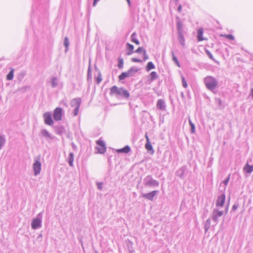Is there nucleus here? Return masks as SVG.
<instances>
[{
  "instance_id": "1",
  "label": "nucleus",
  "mask_w": 253,
  "mask_h": 253,
  "mask_svg": "<svg viewBox=\"0 0 253 253\" xmlns=\"http://www.w3.org/2000/svg\"><path fill=\"white\" fill-rule=\"evenodd\" d=\"M204 83L206 88L214 94L217 93L218 82L214 77L208 76L204 79Z\"/></svg>"
},
{
  "instance_id": "2",
  "label": "nucleus",
  "mask_w": 253,
  "mask_h": 253,
  "mask_svg": "<svg viewBox=\"0 0 253 253\" xmlns=\"http://www.w3.org/2000/svg\"><path fill=\"white\" fill-rule=\"evenodd\" d=\"M110 94L111 95H115L118 98L128 99L130 96L127 90L123 87H118L116 85L111 87Z\"/></svg>"
},
{
  "instance_id": "3",
  "label": "nucleus",
  "mask_w": 253,
  "mask_h": 253,
  "mask_svg": "<svg viewBox=\"0 0 253 253\" xmlns=\"http://www.w3.org/2000/svg\"><path fill=\"white\" fill-rule=\"evenodd\" d=\"M42 212H40L37 215L36 217L33 219L31 222V227L33 229L36 230L42 227Z\"/></svg>"
},
{
  "instance_id": "4",
  "label": "nucleus",
  "mask_w": 253,
  "mask_h": 253,
  "mask_svg": "<svg viewBox=\"0 0 253 253\" xmlns=\"http://www.w3.org/2000/svg\"><path fill=\"white\" fill-rule=\"evenodd\" d=\"M81 102V98L79 97L74 98L71 100V106L72 107H74V109L73 110L74 116H76L78 115Z\"/></svg>"
},
{
  "instance_id": "5",
  "label": "nucleus",
  "mask_w": 253,
  "mask_h": 253,
  "mask_svg": "<svg viewBox=\"0 0 253 253\" xmlns=\"http://www.w3.org/2000/svg\"><path fill=\"white\" fill-rule=\"evenodd\" d=\"M143 183L145 186L156 187L159 185V182L154 179L150 175L146 176L143 180Z\"/></svg>"
},
{
  "instance_id": "6",
  "label": "nucleus",
  "mask_w": 253,
  "mask_h": 253,
  "mask_svg": "<svg viewBox=\"0 0 253 253\" xmlns=\"http://www.w3.org/2000/svg\"><path fill=\"white\" fill-rule=\"evenodd\" d=\"M223 214V211H219L218 210L214 209L211 213V219L216 225L218 223V218Z\"/></svg>"
},
{
  "instance_id": "7",
  "label": "nucleus",
  "mask_w": 253,
  "mask_h": 253,
  "mask_svg": "<svg viewBox=\"0 0 253 253\" xmlns=\"http://www.w3.org/2000/svg\"><path fill=\"white\" fill-rule=\"evenodd\" d=\"M41 168L42 165L40 161V158L37 159L35 160L33 166L35 175H38L40 173Z\"/></svg>"
},
{
  "instance_id": "8",
  "label": "nucleus",
  "mask_w": 253,
  "mask_h": 253,
  "mask_svg": "<svg viewBox=\"0 0 253 253\" xmlns=\"http://www.w3.org/2000/svg\"><path fill=\"white\" fill-rule=\"evenodd\" d=\"M63 115V110L60 107H57L53 111V117L55 121H60Z\"/></svg>"
},
{
  "instance_id": "9",
  "label": "nucleus",
  "mask_w": 253,
  "mask_h": 253,
  "mask_svg": "<svg viewBox=\"0 0 253 253\" xmlns=\"http://www.w3.org/2000/svg\"><path fill=\"white\" fill-rule=\"evenodd\" d=\"M97 144L98 145L96 148L98 152L100 154H104L106 151V147L105 142L101 139H99L96 141Z\"/></svg>"
},
{
  "instance_id": "10",
  "label": "nucleus",
  "mask_w": 253,
  "mask_h": 253,
  "mask_svg": "<svg viewBox=\"0 0 253 253\" xmlns=\"http://www.w3.org/2000/svg\"><path fill=\"white\" fill-rule=\"evenodd\" d=\"M43 117L45 124L48 126H52L53 124V121L51 117V114L50 112H45L44 113Z\"/></svg>"
},
{
  "instance_id": "11",
  "label": "nucleus",
  "mask_w": 253,
  "mask_h": 253,
  "mask_svg": "<svg viewBox=\"0 0 253 253\" xmlns=\"http://www.w3.org/2000/svg\"><path fill=\"white\" fill-rule=\"evenodd\" d=\"M159 193V191L157 190L153 191L150 193L142 194V197L149 200L150 201H153L155 196H156Z\"/></svg>"
},
{
  "instance_id": "12",
  "label": "nucleus",
  "mask_w": 253,
  "mask_h": 253,
  "mask_svg": "<svg viewBox=\"0 0 253 253\" xmlns=\"http://www.w3.org/2000/svg\"><path fill=\"white\" fill-rule=\"evenodd\" d=\"M176 24L177 33H183V23L178 16L176 17Z\"/></svg>"
},
{
  "instance_id": "13",
  "label": "nucleus",
  "mask_w": 253,
  "mask_h": 253,
  "mask_svg": "<svg viewBox=\"0 0 253 253\" xmlns=\"http://www.w3.org/2000/svg\"><path fill=\"white\" fill-rule=\"evenodd\" d=\"M186 170V166H182L176 170L175 174L181 179H184L185 177V172Z\"/></svg>"
},
{
  "instance_id": "14",
  "label": "nucleus",
  "mask_w": 253,
  "mask_h": 253,
  "mask_svg": "<svg viewBox=\"0 0 253 253\" xmlns=\"http://www.w3.org/2000/svg\"><path fill=\"white\" fill-rule=\"evenodd\" d=\"M225 195L222 194L220 196H218L216 202V207H222L225 203Z\"/></svg>"
},
{
  "instance_id": "15",
  "label": "nucleus",
  "mask_w": 253,
  "mask_h": 253,
  "mask_svg": "<svg viewBox=\"0 0 253 253\" xmlns=\"http://www.w3.org/2000/svg\"><path fill=\"white\" fill-rule=\"evenodd\" d=\"M157 108L161 110L165 111L166 110V105L165 102L164 100L160 99H158L157 102Z\"/></svg>"
},
{
  "instance_id": "16",
  "label": "nucleus",
  "mask_w": 253,
  "mask_h": 253,
  "mask_svg": "<svg viewBox=\"0 0 253 253\" xmlns=\"http://www.w3.org/2000/svg\"><path fill=\"white\" fill-rule=\"evenodd\" d=\"M53 127L55 133L57 134L62 135L65 132V128L62 126H55Z\"/></svg>"
},
{
  "instance_id": "17",
  "label": "nucleus",
  "mask_w": 253,
  "mask_h": 253,
  "mask_svg": "<svg viewBox=\"0 0 253 253\" xmlns=\"http://www.w3.org/2000/svg\"><path fill=\"white\" fill-rule=\"evenodd\" d=\"M145 138L146 139V143L145 144V148L148 151H152V153L154 152V150L153 149V147L152 146V144L150 141L149 137L147 136V134H145Z\"/></svg>"
},
{
  "instance_id": "18",
  "label": "nucleus",
  "mask_w": 253,
  "mask_h": 253,
  "mask_svg": "<svg viewBox=\"0 0 253 253\" xmlns=\"http://www.w3.org/2000/svg\"><path fill=\"white\" fill-rule=\"evenodd\" d=\"M58 79L56 77H53L51 79L50 84H51V86L52 88L56 87L58 84Z\"/></svg>"
},
{
  "instance_id": "19",
  "label": "nucleus",
  "mask_w": 253,
  "mask_h": 253,
  "mask_svg": "<svg viewBox=\"0 0 253 253\" xmlns=\"http://www.w3.org/2000/svg\"><path fill=\"white\" fill-rule=\"evenodd\" d=\"M130 147L128 145H126L121 149H118L117 152L118 153H128L130 151Z\"/></svg>"
},
{
  "instance_id": "20",
  "label": "nucleus",
  "mask_w": 253,
  "mask_h": 253,
  "mask_svg": "<svg viewBox=\"0 0 253 253\" xmlns=\"http://www.w3.org/2000/svg\"><path fill=\"white\" fill-rule=\"evenodd\" d=\"M138 70L139 69H137V67L133 66L131 67L127 71L129 76L132 77L138 72Z\"/></svg>"
},
{
  "instance_id": "21",
  "label": "nucleus",
  "mask_w": 253,
  "mask_h": 253,
  "mask_svg": "<svg viewBox=\"0 0 253 253\" xmlns=\"http://www.w3.org/2000/svg\"><path fill=\"white\" fill-rule=\"evenodd\" d=\"M94 69L96 71H97L98 72V74H97V76L96 77V82L97 84H99L101 83V82L102 80V75H101V72L99 71V70L96 66H95Z\"/></svg>"
},
{
  "instance_id": "22",
  "label": "nucleus",
  "mask_w": 253,
  "mask_h": 253,
  "mask_svg": "<svg viewBox=\"0 0 253 253\" xmlns=\"http://www.w3.org/2000/svg\"><path fill=\"white\" fill-rule=\"evenodd\" d=\"M74 160V155L73 153L70 152L68 158V162L70 167H73V162Z\"/></svg>"
},
{
  "instance_id": "23",
  "label": "nucleus",
  "mask_w": 253,
  "mask_h": 253,
  "mask_svg": "<svg viewBox=\"0 0 253 253\" xmlns=\"http://www.w3.org/2000/svg\"><path fill=\"white\" fill-rule=\"evenodd\" d=\"M130 38L132 42L135 43L137 45H139L140 44L139 41L137 39V34L135 32H133Z\"/></svg>"
},
{
  "instance_id": "24",
  "label": "nucleus",
  "mask_w": 253,
  "mask_h": 253,
  "mask_svg": "<svg viewBox=\"0 0 253 253\" xmlns=\"http://www.w3.org/2000/svg\"><path fill=\"white\" fill-rule=\"evenodd\" d=\"M149 77H150V79H149L150 83L153 82L154 80L157 79L159 77L158 75L155 71L152 72L149 74Z\"/></svg>"
},
{
  "instance_id": "25",
  "label": "nucleus",
  "mask_w": 253,
  "mask_h": 253,
  "mask_svg": "<svg viewBox=\"0 0 253 253\" xmlns=\"http://www.w3.org/2000/svg\"><path fill=\"white\" fill-rule=\"evenodd\" d=\"M178 34V40L180 43V44L182 45H185V39L184 37L183 33H177Z\"/></svg>"
},
{
  "instance_id": "26",
  "label": "nucleus",
  "mask_w": 253,
  "mask_h": 253,
  "mask_svg": "<svg viewBox=\"0 0 253 253\" xmlns=\"http://www.w3.org/2000/svg\"><path fill=\"white\" fill-rule=\"evenodd\" d=\"M41 133L42 136L46 138H52L51 134L45 129H42L41 131Z\"/></svg>"
},
{
  "instance_id": "27",
  "label": "nucleus",
  "mask_w": 253,
  "mask_h": 253,
  "mask_svg": "<svg viewBox=\"0 0 253 253\" xmlns=\"http://www.w3.org/2000/svg\"><path fill=\"white\" fill-rule=\"evenodd\" d=\"M126 48H127V50H128V52H127V55H130L132 54V53L133 52V49H134L133 45L129 43H126Z\"/></svg>"
},
{
  "instance_id": "28",
  "label": "nucleus",
  "mask_w": 253,
  "mask_h": 253,
  "mask_svg": "<svg viewBox=\"0 0 253 253\" xmlns=\"http://www.w3.org/2000/svg\"><path fill=\"white\" fill-rule=\"evenodd\" d=\"M211 218H208L205 222L204 228L205 232H207L211 227Z\"/></svg>"
},
{
  "instance_id": "29",
  "label": "nucleus",
  "mask_w": 253,
  "mask_h": 253,
  "mask_svg": "<svg viewBox=\"0 0 253 253\" xmlns=\"http://www.w3.org/2000/svg\"><path fill=\"white\" fill-rule=\"evenodd\" d=\"M205 53H206V54L208 56V57L211 59L212 60V61H214L215 63H217V64H219V62L217 61H216L213 57V56H212V54L211 53V52L207 49H205Z\"/></svg>"
},
{
  "instance_id": "30",
  "label": "nucleus",
  "mask_w": 253,
  "mask_h": 253,
  "mask_svg": "<svg viewBox=\"0 0 253 253\" xmlns=\"http://www.w3.org/2000/svg\"><path fill=\"white\" fill-rule=\"evenodd\" d=\"M129 77L130 76L128 74V71H127L126 72L122 73L121 74V75H120L119 76V80L121 81V80H123L125 79L127 77Z\"/></svg>"
},
{
  "instance_id": "31",
  "label": "nucleus",
  "mask_w": 253,
  "mask_h": 253,
  "mask_svg": "<svg viewBox=\"0 0 253 253\" xmlns=\"http://www.w3.org/2000/svg\"><path fill=\"white\" fill-rule=\"evenodd\" d=\"M155 68V66L154 65V64H153V63L152 62L150 61L147 63V66L146 67V70L147 72H148V71H150L151 70L154 69Z\"/></svg>"
},
{
  "instance_id": "32",
  "label": "nucleus",
  "mask_w": 253,
  "mask_h": 253,
  "mask_svg": "<svg viewBox=\"0 0 253 253\" xmlns=\"http://www.w3.org/2000/svg\"><path fill=\"white\" fill-rule=\"evenodd\" d=\"M14 69H11L10 71V72L8 73V74L6 76V79L8 81H11L13 79L14 77Z\"/></svg>"
},
{
  "instance_id": "33",
  "label": "nucleus",
  "mask_w": 253,
  "mask_h": 253,
  "mask_svg": "<svg viewBox=\"0 0 253 253\" xmlns=\"http://www.w3.org/2000/svg\"><path fill=\"white\" fill-rule=\"evenodd\" d=\"M244 169L247 173H250L253 171V166L247 164Z\"/></svg>"
},
{
  "instance_id": "34",
  "label": "nucleus",
  "mask_w": 253,
  "mask_h": 253,
  "mask_svg": "<svg viewBox=\"0 0 253 253\" xmlns=\"http://www.w3.org/2000/svg\"><path fill=\"white\" fill-rule=\"evenodd\" d=\"M203 31L202 29H199L198 31L197 38L199 41H202L204 39L203 38Z\"/></svg>"
},
{
  "instance_id": "35",
  "label": "nucleus",
  "mask_w": 253,
  "mask_h": 253,
  "mask_svg": "<svg viewBox=\"0 0 253 253\" xmlns=\"http://www.w3.org/2000/svg\"><path fill=\"white\" fill-rule=\"evenodd\" d=\"M64 45L66 47L65 51H67L68 49V47L69 46V42L68 38L67 37H65L64 40Z\"/></svg>"
},
{
  "instance_id": "36",
  "label": "nucleus",
  "mask_w": 253,
  "mask_h": 253,
  "mask_svg": "<svg viewBox=\"0 0 253 253\" xmlns=\"http://www.w3.org/2000/svg\"><path fill=\"white\" fill-rule=\"evenodd\" d=\"M189 125L191 127V133H194L195 132V125L192 122L191 120L189 119Z\"/></svg>"
},
{
  "instance_id": "37",
  "label": "nucleus",
  "mask_w": 253,
  "mask_h": 253,
  "mask_svg": "<svg viewBox=\"0 0 253 253\" xmlns=\"http://www.w3.org/2000/svg\"><path fill=\"white\" fill-rule=\"evenodd\" d=\"M118 67L120 69H122L124 66V60L122 58L120 57L118 58Z\"/></svg>"
},
{
  "instance_id": "38",
  "label": "nucleus",
  "mask_w": 253,
  "mask_h": 253,
  "mask_svg": "<svg viewBox=\"0 0 253 253\" xmlns=\"http://www.w3.org/2000/svg\"><path fill=\"white\" fill-rule=\"evenodd\" d=\"M5 142V138L4 136H0V150L2 147L4 145Z\"/></svg>"
},
{
  "instance_id": "39",
  "label": "nucleus",
  "mask_w": 253,
  "mask_h": 253,
  "mask_svg": "<svg viewBox=\"0 0 253 253\" xmlns=\"http://www.w3.org/2000/svg\"><path fill=\"white\" fill-rule=\"evenodd\" d=\"M171 54L173 61L178 67H180V64L178 61L177 57L174 55L173 51H171Z\"/></svg>"
},
{
  "instance_id": "40",
  "label": "nucleus",
  "mask_w": 253,
  "mask_h": 253,
  "mask_svg": "<svg viewBox=\"0 0 253 253\" xmlns=\"http://www.w3.org/2000/svg\"><path fill=\"white\" fill-rule=\"evenodd\" d=\"M91 78H92L90 66L89 65V67L88 68V70H87V79L88 80H91Z\"/></svg>"
},
{
  "instance_id": "41",
  "label": "nucleus",
  "mask_w": 253,
  "mask_h": 253,
  "mask_svg": "<svg viewBox=\"0 0 253 253\" xmlns=\"http://www.w3.org/2000/svg\"><path fill=\"white\" fill-rule=\"evenodd\" d=\"M181 78H182V85L183 86L186 88L188 86V84H187V82L186 81V80L185 79L184 77L182 76L181 77Z\"/></svg>"
},
{
  "instance_id": "42",
  "label": "nucleus",
  "mask_w": 253,
  "mask_h": 253,
  "mask_svg": "<svg viewBox=\"0 0 253 253\" xmlns=\"http://www.w3.org/2000/svg\"><path fill=\"white\" fill-rule=\"evenodd\" d=\"M223 36L230 40H234V37L232 35H231V34L224 35H223Z\"/></svg>"
},
{
  "instance_id": "43",
  "label": "nucleus",
  "mask_w": 253,
  "mask_h": 253,
  "mask_svg": "<svg viewBox=\"0 0 253 253\" xmlns=\"http://www.w3.org/2000/svg\"><path fill=\"white\" fill-rule=\"evenodd\" d=\"M146 50L145 49H144L142 47H139L134 52L139 53L141 52L143 53V51Z\"/></svg>"
},
{
  "instance_id": "44",
  "label": "nucleus",
  "mask_w": 253,
  "mask_h": 253,
  "mask_svg": "<svg viewBox=\"0 0 253 253\" xmlns=\"http://www.w3.org/2000/svg\"><path fill=\"white\" fill-rule=\"evenodd\" d=\"M229 179H230V175H229L226 177V178L223 181V183L224 184V185L225 187L227 185V184L229 182Z\"/></svg>"
},
{
  "instance_id": "45",
  "label": "nucleus",
  "mask_w": 253,
  "mask_h": 253,
  "mask_svg": "<svg viewBox=\"0 0 253 253\" xmlns=\"http://www.w3.org/2000/svg\"><path fill=\"white\" fill-rule=\"evenodd\" d=\"M143 59H144V61H146V60H147V59H148V58H149V56H148V55L147 54V53H146V50H144V51H143Z\"/></svg>"
},
{
  "instance_id": "46",
  "label": "nucleus",
  "mask_w": 253,
  "mask_h": 253,
  "mask_svg": "<svg viewBox=\"0 0 253 253\" xmlns=\"http://www.w3.org/2000/svg\"><path fill=\"white\" fill-rule=\"evenodd\" d=\"M131 61L134 62H142V61L140 59H139L136 58H131Z\"/></svg>"
},
{
  "instance_id": "47",
  "label": "nucleus",
  "mask_w": 253,
  "mask_h": 253,
  "mask_svg": "<svg viewBox=\"0 0 253 253\" xmlns=\"http://www.w3.org/2000/svg\"><path fill=\"white\" fill-rule=\"evenodd\" d=\"M238 204H234L233 206H232V211H236L237 208H238Z\"/></svg>"
},
{
  "instance_id": "48",
  "label": "nucleus",
  "mask_w": 253,
  "mask_h": 253,
  "mask_svg": "<svg viewBox=\"0 0 253 253\" xmlns=\"http://www.w3.org/2000/svg\"><path fill=\"white\" fill-rule=\"evenodd\" d=\"M103 183L102 182H98L97 183V188L101 190L102 189Z\"/></svg>"
},
{
  "instance_id": "49",
  "label": "nucleus",
  "mask_w": 253,
  "mask_h": 253,
  "mask_svg": "<svg viewBox=\"0 0 253 253\" xmlns=\"http://www.w3.org/2000/svg\"><path fill=\"white\" fill-rule=\"evenodd\" d=\"M99 0H94L93 2V6H95L96 5V3H97V2Z\"/></svg>"
},
{
  "instance_id": "50",
  "label": "nucleus",
  "mask_w": 253,
  "mask_h": 253,
  "mask_svg": "<svg viewBox=\"0 0 253 253\" xmlns=\"http://www.w3.org/2000/svg\"><path fill=\"white\" fill-rule=\"evenodd\" d=\"M182 10V6L181 5H179L178 7H177V11L179 12L181 11Z\"/></svg>"
},
{
  "instance_id": "51",
  "label": "nucleus",
  "mask_w": 253,
  "mask_h": 253,
  "mask_svg": "<svg viewBox=\"0 0 253 253\" xmlns=\"http://www.w3.org/2000/svg\"><path fill=\"white\" fill-rule=\"evenodd\" d=\"M72 148H73V149L75 150V149H77V146H76V145L74 143H73L72 144Z\"/></svg>"
},
{
  "instance_id": "52",
  "label": "nucleus",
  "mask_w": 253,
  "mask_h": 253,
  "mask_svg": "<svg viewBox=\"0 0 253 253\" xmlns=\"http://www.w3.org/2000/svg\"><path fill=\"white\" fill-rule=\"evenodd\" d=\"M126 1L127 2V3L129 5V6H130V5H131L130 0H126Z\"/></svg>"
},
{
  "instance_id": "53",
  "label": "nucleus",
  "mask_w": 253,
  "mask_h": 253,
  "mask_svg": "<svg viewBox=\"0 0 253 253\" xmlns=\"http://www.w3.org/2000/svg\"><path fill=\"white\" fill-rule=\"evenodd\" d=\"M228 206H229V205H228L226 208V209H225V211H226V213L228 211Z\"/></svg>"
},
{
  "instance_id": "54",
  "label": "nucleus",
  "mask_w": 253,
  "mask_h": 253,
  "mask_svg": "<svg viewBox=\"0 0 253 253\" xmlns=\"http://www.w3.org/2000/svg\"><path fill=\"white\" fill-rule=\"evenodd\" d=\"M251 93H252V97L253 98V88H252L251 90Z\"/></svg>"
},
{
  "instance_id": "55",
  "label": "nucleus",
  "mask_w": 253,
  "mask_h": 253,
  "mask_svg": "<svg viewBox=\"0 0 253 253\" xmlns=\"http://www.w3.org/2000/svg\"><path fill=\"white\" fill-rule=\"evenodd\" d=\"M42 237V234H40V235L38 236V238H39Z\"/></svg>"
},
{
  "instance_id": "56",
  "label": "nucleus",
  "mask_w": 253,
  "mask_h": 253,
  "mask_svg": "<svg viewBox=\"0 0 253 253\" xmlns=\"http://www.w3.org/2000/svg\"><path fill=\"white\" fill-rule=\"evenodd\" d=\"M65 104V105L66 106H67V104L66 103H65V104Z\"/></svg>"
},
{
  "instance_id": "57",
  "label": "nucleus",
  "mask_w": 253,
  "mask_h": 253,
  "mask_svg": "<svg viewBox=\"0 0 253 253\" xmlns=\"http://www.w3.org/2000/svg\"><path fill=\"white\" fill-rule=\"evenodd\" d=\"M181 95L182 96H183V93L182 92L181 93Z\"/></svg>"
},
{
  "instance_id": "58",
  "label": "nucleus",
  "mask_w": 253,
  "mask_h": 253,
  "mask_svg": "<svg viewBox=\"0 0 253 253\" xmlns=\"http://www.w3.org/2000/svg\"><path fill=\"white\" fill-rule=\"evenodd\" d=\"M95 253H98V252L97 251H95Z\"/></svg>"
},
{
  "instance_id": "59",
  "label": "nucleus",
  "mask_w": 253,
  "mask_h": 253,
  "mask_svg": "<svg viewBox=\"0 0 253 253\" xmlns=\"http://www.w3.org/2000/svg\"><path fill=\"white\" fill-rule=\"evenodd\" d=\"M174 0L175 1H178V0Z\"/></svg>"
},
{
  "instance_id": "60",
  "label": "nucleus",
  "mask_w": 253,
  "mask_h": 253,
  "mask_svg": "<svg viewBox=\"0 0 253 253\" xmlns=\"http://www.w3.org/2000/svg\"><path fill=\"white\" fill-rule=\"evenodd\" d=\"M1 60V59H0V61Z\"/></svg>"
}]
</instances>
